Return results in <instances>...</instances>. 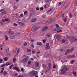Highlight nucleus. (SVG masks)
Returning a JSON list of instances; mask_svg holds the SVG:
<instances>
[{"mask_svg": "<svg viewBox=\"0 0 77 77\" xmlns=\"http://www.w3.org/2000/svg\"><path fill=\"white\" fill-rule=\"evenodd\" d=\"M31 62L30 61H28V64H30V63H31Z\"/></svg>", "mask_w": 77, "mask_h": 77, "instance_id": "nucleus-48", "label": "nucleus"}, {"mask_svg": "<svg viewBox=\"0 0 77 77\" xmlns=\"http://www.w3.org/2000/svg\"><path fill=\"white\" fill-rule=\"evenodd\" d=\"M3 11H4L3 9H2L0 11L3 12Z\"/></svg>", "mask_w": 77, "mask_h": 77, "instance_id": "nucleus-61", "label": "nucleus"}, {"mask_svg": "<svg viewBox=\"0 0 77 77\" xmlns=\"http://www.w3.org/2000/svg\"><path fill=\"white\" fill-rule=\"evenodd\" d=\"M29 74L31 77H32L34 75L36 76V75H38V72L36 71L33 70L29 72Z\"/></svg>", "mask_w": 77, "mask_h": 77, "instance_id": "nucleus-1", "label": "nucleus"}, {"mask_svg": "<svg viewBox=\"0 0 77 77\" xmlns=\"http://www.w3.org/2000/svg\"><path fill=\"white\" fill-rule=\"evenodd\" d=\"M48 29V27L47 26H45V27L42 29V31H45V30H47Z\"/></svg>", "mask_w": 77, "mask_h": 77, "instance_id": "nucleus-10", "label": "nucleus"}, {"mask_svg": "<svg viewBox=\"0 0 77 77\" xmlns=\"http://www.w3.org/2000/svg\"><path fill=\"white\" fill-rule=\"evenodd\" d=\"M54 8H51L48 11V12H51H51L54 11Z\"/></svg>", "mask_w": 77, "mask_h": 77, "instance_id": "nucleus-6", "label": "nucleus"}, {"mask_svg": "<svg viewBox=\"0 0 77 77\" xmlns=\"http://www.w3.org/2000/svg\"><path fill=\"white\" fill-rule=\"evenodd\" d=\"M6 14V11H5L4 12H2V13H1V15H3V14Z\"/></svg>", "mask_w": 77, "mask_h": 77, "instance_id": "nucleus-21", "label": "nucleus"}, {"mask_svg": "<svg viewBox=\"0 0 77 77\" xmlns=\"http://www.w3.org/2000/svg\"><path fill=\"white\" fill-rule=\"evenodd\" d=\"M75 56L74 55H70L69 56V57H74Z\"/></svg>", "mask_w": 77, "mask_h": 77, "instance_id": "nucleus-28", "label": "nucleus"}, {"mask_svg": "<svg viewBox=\"0 0 77 77\" xmlns=\"http://www.w3.org/2000/svg\"><path fill=\"white\" fill-rule=\"evenodd\" d=\"M64 22H66V18H64Z\"/></svg>", "mask_w": 77, "mask_h": 77, "instance_id": "nucleus-41", "label": "nucleus"}, {"mask_svg": "<svg viewBox=\"0 0 77 77\" xmlns=\"http://www.w3.org/2000/svg\"><path fill=\"white\" fill-rule=\"evenodd\" d=\"M69 17L70 18H71L72 17V14H70Z\"/></svg>", "mask_w": 77, "mask_h": 77, "instance_id": "nucleus-55", "label": "nucleus"}, {"mask_svg": "<svg viewBox=\"0 0 77 77\" xmlns=\"http://www.w3.org/2000/svg\"><path fill=\"white\" fill-rule=\"evenodd\" d=\"M17 23V24H19V23H20V22H19L18 21H17L16 22Z\"/></svg>", "mask_w": 77, "mask_h": 77, "instance_id": "nucleus-59", "label": "nucleus"}, {"mask_svg": "<svg viewBox=\"0 0 77 77\" xmlns=\"http://www.w3.org/2000/svg\"><path fill=\"white\" fill-rule=\"evenodd\" d=\"M23 16H24V15L23 14H21L20 15V16H19V18H21V17H23Z\"/></svg>", "mask_w": 77, "mask_h": 77, "instance_id": "nucleus-26", "label": "nucleus"}, {"mask_svg": "<svg viewBox=\"0 0 77 77\" xmlns=\"http://www.w3.org/2000/svg\"><path fill=\"white\" fill-rule=\"evenodd\" d=\"M26 45H27V43L25 42L24 44V46H26Z\"/></svg>", "mask_w": 77, "mask_h": 77, "instance_id": "nucleus-53", "label": "nucleus"}, {"mask_svg": "<svg viewBox=\"0 0 77 77\" xmlns=\"http://www.w3.org/2000/svg\"><path fill=\"white\" fill-rule=\"evenodd\" d=\"M51 23V20H49L46 21L45 24H50Z\"/></svg>", "mask_w": 77, "mask_h": 77, "instance_id": "nucleus-3", "label": "nucleus"}, {"mask_svg": "<svg viewBox=\"0 0 77 77\" xmlns=\"http://www.w3.org/2000/svg\"><path fill=\"white\" fill-rule=\"evenodd\" d=\"M45 41H46V40L45 39H44L43 41V43H45Z\"/></svg>", "mask_w": 77, "mask_h": 77, "instance_id": "nucleus-52", "label": "nucleus"}, {"mask_svg": "<svg viewBox=\"0 0 77 77\" xmlns=\"http://www.w3.org/2000/svg\"><path fill=\"white\" fill-rule=\"evenodd\" d=\"M42 17L43 18H45V17H46V15L43 14L42 15Z\"/></svg>", "mask_w": 77, "mask_h": 77, "instance_id": "nucleus-27", "label": "nucleus"}, {"mask_svg": "<svg viewBox=\"0 0 77 77\" xmlns=\"http://www.w3.org/2000/svg\"><path fill=\"white\" fill-rule=\"evenodd\" d=\"M18 77H23V76H21V75H19Z\"/></svg>", "mask_w": 77, "mask_h": 77, "instance_id": "nucleus-62", "label": "nucleus"}, {"mask_svg": "<svg viewBox=\"0 0 77 77\" xmlns=\"http://www.w3.org/2000/svg\"><path fill=\"white\" fill-rule=\"evenodd\" d=\"M4 60H5V61H7V60H8V58H7V57H5V58H4Z\"/></svg>", "mask_w": 77, "mask_h": 77, "instance_id": "nucleus-36", "label": "nucleus"}, {"mask_svg": "<svg viewBox=\"0 0 77 77\" xmlns=\"http://www.w3.org/2000/svg\"><path fill=\"white\" fill-rule=\"evenodd\" d=\"M11 32V29H10L9 30L8 33H10Z\"/></svg>", "mask_w": 77, "mask_h": 77, "instance_id": "nucleus-37", "label": "nucleus"}, {"mask_svg": "<svg viewBox=\"0 0 77 77\" xmlns=\"http://www.w3.org/2000/svg\"><path fill=\"white\" fill-rule=\"evenodd\" d=\"M56 67V65L54 64V66H53V68H55Z\"/></svg>", "mask_w": 77, "mask_h": 77, "instance_id": "nucleus-38", "label": "nucleus"}, {"mask_svg": "<svg viewBox=\"0 0 77 77\" xmlns=\"http://www.w3.org/2000/svg\"><path fill=\"white\" fill-rule=\"evenodd\" d=\"M46 47L45 48L46 50H48L50 49V46L49 43H47L46 44Z\"/></svg>", "mask_w": 77, "mask_h": 77, "instance_id": "nucleus-4", "label": "nucleus"}, {"mask_svg": "<svg viewBox=\"0 0 77 77\" xmlns=\"http://www.w3.org/2000/svg\"><path fill=\"white\" fill-rule=\"evenodd\" d=\"M27 52H28V53H29L30 52H31V51H32L31 50H30L29 49H27Z\"/></svg>", "mask_w": 77, "mask_h": 77, "instance_id": "nucleus-25", "label": "nucleus"}, {"mask_svg": "<svg viewBox=\"0 0 77 77\" xmlns=\"http://www.w3.org/2000/svg\"><path fill=\"white\" fill-rule=\"evenodd\" d=\"M5 52L7 54H8V53H9V48L8 47H7L5 49Z\"/></svg>", "mask_w": 77, "mask_h": 77, "instance_id": "nucleus-7", "label": "nucleus"}, {"mask_svg": "<svg viewBox=\"0 0 77 77\" xmlns=\"http://www.w3.org/2000/svg\"><path fill=\"white\" fill-rule=\"evenodd\" d=\"M6 36L5 40H7L8 39V37L6 36Z\"/></svg>", "mask_w": 77, "mask_h": 77, "instance_id": "nucleus-47", "label": "nucleus"}, {"mask_svg": "<svg viewBox=\"0 0 77 77\" xmlns=\"http://www.w3.org/2000/svg\"><path fill=\"white\" fill-rule=\"evenodd\" d=\"M32 53L33 54L35 53V51H32Z\"/></svg>", "mask_w": 77, "mask_h": 77, "instance_id": "nucleus-60", "label": "nucleus"}, {"mask_svg": "<svg viewBox=\"0 0 77 77\" xmlns=\"http://www.w3.org/2000/svg\"><path fill=\"white\" fill-rule=\"evenodd\" d=\"M27 61V58H24L23 60V63H25Z\"/></svg>", "mask_w": 77, "mask_h": 77, "instance_id": "nucleus-12", "label": "nucleus"}, {"mask_svg": "<svg viewBox=\"0 0 77 77\" xmlns=\"http://www.w3.org/2000/svg\"><path fill=\"white\" fill-rule=\"evenodd\" d=\"M13 66V64H12L9 67L10 69H12V67Z\"/></svg>", "mask_w": 77, "mask_h": 77, "instance_id": "nucleus-32", "label": "nucleus"}, {"mask_svg": "<svg viewBox=\"0 0 77 77\" xmlns=\"http://www.w3.org/2000/svg\"><path fill=\"white\" fill-rule=\"evenodd\" d=\"M32 47L33 48H34V45H32Z\"/></svg>", "mask_w": 77, "mask_h": 77, "instance_id": "nucleus-64", "label": "nucleus"}, {"mask_svg": "<svg viewBox=\"0 0 77 77\" xmlns=\"http://www.w3.org/2000/svg\"><path fill=\"white\" fill-rule=\"evenodd\" d=\"M57 30H58V28H56L54 29V31H57Z\"/></svg>", "mask_w": 77, "mask_h": 77, "instance_id": "nucleus-31", "label": "nucleus"}, {"mask_svg": "<svg viewBox=\"0 0 77 77\" xmlns=\"http://www.w3.org/2000/svg\"><path fill=\"white\" fill-rule=\"evenodd\" d=\"M9 37L11 39H14L15 38V35H10Z\"/></svg>", "mask_w": 77, "mask_h": 77, "instance_id": "nucleus-8", "label": "nucleus"}, {"mask_svg": "<svg viewBox=\"0 0 77 77\" xmlns=\"http://www.w3.org/2000/svg\"><path fill=\"white\" fill-rule=\"evenodd\" d=\"M56 27H59V25L57 24L56 25Z\"/></svg>", "mask_w": 77, "mask_h": 77, "instance_id": "nucleus-45", "label": "nucleus"}, {"mask_svg": "<svg viewBox=\"0 0 77 77\" xmlns=\"http://www.w3.org/2000/svg\"><path fill=\"white\" fill-rule=\"evenodd\" d=\"M64 17V14H62L61 15V17Z\"/></svg>", "mask_w": 77, "mask_h": 77, "instance_id": "nucleus-56", "label": "nucleus"}, {"mask_svg": "<svg viewBox=\"0 0 77 77\" xmlns=\"http://www.w3.org/2000/svg\"><path fill=\"white\" fill-rule=\"evenodd\" d=\"M21 71H24V69H23V68H21Z\"/></svg>", "mask_w": 77, "mask_h": 77, "instance_id": "nucleus-46", "label": "nucleus"}, {"mask_svg": "<svg viewBox=\"0 0 77 77\" xmlns=\"http://www.w3.org/2000/svg\"><path fill=\"white\" fill-rule=\"evenodd\" d=\"M15 75H18V73H15Z\"/></svg>", "mask_w": 77, "mask_h": 77, "instance_id": "nucleus-58", "label": "nucleus"}, {"mask_svg": "<svg viewBox=\"0 0 77 77\" xmlns=\"http://www.w3.org/2000/svg\"><path fill=\"white\" fill-rule=\"evenodd\" d=\"M62 42H63L64 43L65 42V40L64 39H63L62 40Z\"/></svg>", "mask_w": 77, "mask_h": 77, "instance_id": "nucleus-42", "label": "nucleus"}, {"mask_svg": "<svg viewBox=\"0 0 77 77\" xmlns=\"http://www.w3.org/2000/svg\"><path fill=\"white\" fill-rule=\"evenodd\" d=\"M48 66H49V70H50L51 69V68H52V66L51 65V63H48Z\"/></svg>", "mask_w": 77, "mask_h": 77, "instance_id": "nucleus-5", "label": "nucleus"}, {"mask_svg": "<svg viewBox=\"0 0 77 77\" xmlns=\"http://www.w3.org/2000/svg\"><path fill=\"white\" fill-rule=\"evenodd\" d=\"M16 60H17L16 58H15L14 57L13 58V62L14 63H15V61H16Z\"/></svg>", "mask_w": 77, "mask_h": 77, "instance_id": "nucleus-23", "label": "nucleus"}, {"mask_svg": "<svg viewBox=\"0 0 77 77\" xmlns=\"http://www.w3.org/2000/svg\"><path fill=\"white\" fill-rule=\"evenodd\" d=\"M69 52H70V49L67 50L65 53V55H67V54L69 53Z\"/></svg>", "mask_w": 77, "mask_h": 77, "instance_id": "nucleus-9", "label": "nucleus"}, {"mask_svg": "<svg viewBox=\"0 0 77 77\" xmlns=\"http://www.w3.org/2000/svg\"><path fill=\"white\" fill-rule=\"evenodd\" d=\"M14 26H18V24L17 23H14Z\"/></svg>", "mask_w": 77, "mask_h": 77, "instance_id": "nucleus-40", "label": "nucleus"}, {"mask_svg": "<svg viewBox=\"0 0 77 77\" xmlns=\"http://www.w3.org/2000/svg\"><path fill=\"white\" fill-rule=\"evenodd\" d=\"M19 24L20 26H23V25H24V23L22 22H19Z\"/></svg>", "mask_w": 77, "mask_h": 77, "instance_id": "nucleus-20", "label": "nucleus"}, {"mask_svg": "<svg viewBox=\"0 0 77 77\" xmlns=\"http://www.w3.org/2000/svg\"><path fill=\"white\" fill-rule=\"evenodd\" d=\"M73 74L74 75H76V74H77V73H76V72L74 71L73 72Z\"/></svg>", "mask_w": 77, "mask_h": 77, "instance_id": "nucleus-29", "label": "nucleus"}, {"mask_svg": "<svg viewBox=\"0 0 77 77\" xmlns=\"http://www.w3.org/2000/svg\"><path fill=\"white\" fill-rule=\"evenodd\" d=\"M36 21V19L35 18H33L31 20L32 22H35Z\"/></svg>", "mask_w": 77, "mask_h": 77, "instance_id": "nucleus-11", "label": "nucleus"}, {"mask_svg": "<svg viewBox=\"0 0 77 77\" xmlns=\"http://www.w3.org/2000/svg\"><path fill=\"white\" fill-rule=\"evenodd\" d=\"M31 31H33V30H36V29H35V27L33 26L32 28L31 29Z\"/></svg>", "mask_w": 77, "mask_h": 77, "instance_id": "nucleus-17", "label": "nucleus"}, {"mask_svg": "<svg viewBox=\"0 0 77 77\" xmlns=\"http://www.w3.org/2000/svg\"><path fill=\"white\" fill-rule=\"evenodd\" d=\"M27 11H25L24 12V14L25 15H26V14H27Z\"/></svg>", "mask_w": 77, "mask_h": 77, "instance_id": "nucleus-51", "label": "nucleus"}, {"mask_svg": "<svg viewBox=\"0 0 77 77\" xmlns=\"http://www.w3.org/2000/svg\"><path fill=\"white\" fill-rule=\"evenodd\" d=\"M66 37L67 39H69V37L68 35H66Z\"/></svg>", "mask_w": 77, "mask_h": 77, "instance_id": "nucleus-43", "label": "nucleus"}, {"mask_svg": "<svg viewBox=\"0 0 77 77\" xmlns=\"http://www.w3.org/2000/svg\"><path fill=\"white\" fill-rule=\"evenodd\" d=\"M42 43H41V42H38L37 43V45H39L40 46L42 45Z\"/></svg>", "mask_w": 77, "mask_h": 77, "instance_id": "nucleus-14", "label": "nucleus"}, {"mask_svg": "<svg viewBox=\"0 0 77 77\" xmlns=\"http://www.w3.org/2000/svg\"><path fill=\"white\" fill-rule=\"evenodd\" d=\"M62 32V30H60L57 31V33H59L60 32Z\"/></svg>", "mask_w": 77, "mask_h": 77, "instance_id": "nucleus-33", "label": "nucleus"}, {"mask_svg": "<svg viewBox=\"0 0 77 77\" xmlns=\"http://www.w3.org/2000/svg\"><path fill=\"white\" fill-rule=\"evenodd\" d=\"M14 69H16L18 71H20V69H19L18 68V67H17L15 66L14 67Z\"/></svg>", "mask_w": 77, "mask_h": 77, "instance_id": "nucleus-18", "label": "nucleus"}, {"mask_svg": "<svg viewBox=\"0 0 77 77\" xmlns=\"http://www.w3.org/2000/svg\"><path fill=\"white\" fill-rule=\"evenodd\" d=\"M40 10H43V7H41L40 8Z\"/></svg>", "mask_w": 77, "mask_h": 77, "instance_id": "nucleus-63", "label": "nucleus"}, {"mask_svg": "<svg viewBox=\"0 0 77 77\" xmlns=\"http://www.w3.org/2000/svg\"><path fill=\"white\" fill-rule=\"evenodd\" d=\"M62 4V3L61 2H59V6H60V5H61V4Z\"/></svg>", "mask_w": 77, "mask_h": 77, "instance_id": "nucleus-54", "label": "nucleus"}, {"mask_svg": "<svg viewBox=\"0 0 77 77\" xmlns=\"http://www.w3.org/2000/svg\"><path fill=\"white\" fill-rule=\"evenodd\" d=\"M36 9L37 11H38V10H39V8L38 7H37L36 8Z\"/></svg>", "mask_w": 77, "mask_h": 77, "instance_id": "nucleus-49", "label": "nucleus"}, {"mask_svg": "<svg viewBox=\"0 0 77 77\" xmlns=\"http://www.w3.org/2000/svg\"><path fill=\"white\" fill-rule=\"evenodd\" d=\"M3 74L4 75H7V72L6 71L3 72Z\"/></svg>", "mask_w": 77, "mask_h": 77, "instance_id": "nucleus-22", "label": "nucleus"}, {"mask_svg": "<svg viewBox=\"0 0 77 77\" xmlns=\"http://www.w3.org/2000/svg\"><path fill=\"white\" fill-rule=\"evenodd\" d=\"M44 8H45V9H46V8H48V5H44Z\"/></svg>", "mask_w": 77, "mask_h": 77, "instance_id": "nucleus-19", "label": "nucleus"}, {"mask_svg": "<svg viewBox=\"0 0 77 77\" xmlns=\"http://www.w3.org/2000/svg\"><path fill=\"white\" fill-rule=\"evenodd\" d=\"M35 66L36 67H38L39 66V63L37 61L35 62Z\"/></svg>", "mask_w": 77, "mask_h": 77, "instance_id": "nucleus-13", "label": "nucleus"}, {"mask_svg": "<svg viewBox=\"0 0 77 77\" xmlns=\"http://www.w3.org/2000/svg\"><path fill=\"white\" fill-rule=\"evenodd\" d=\"M6 64L2 65L1 66L2 67H3V66H5Z\"/></svg>", "mask_w": 77, "mask_h": 77, "instance_id": "nucleus-50", "label": "nucleus"}, {"mask_svg": "<svg viewBox=\"0 0 77 77\" xmlns=\"http://www.w3.org/2000/svg\"><path fill=\"white\" fill-rule=\"evenodd\" d=\"M49 1H51V0H46V1L47 2H49Z\"/></svg>", "mask_w": 77, "mask_h": 77, "instance_id": "nucleus-57", "label": "nucleus"}, {"mask_svg": "<svg viewBox=\"0 0 77 77\" xmlns=\"http://www.w3.org/2000/svg\"><path fill=\"white\" fill-rule=\"evenodd\" d=\"M3 60L2 59H0V63H2V61H3Z\"/></svg>", "mask_w": 77, "mask_h": 77, "instance_id": "nucleus-30", "label": "nucleus"}, {"mask_svg": "<svg viewBox=\"0 0 77 77\" xmlns=\"http://www.w3.org/2000/svg\"><path fill=\"white\" fill-rule=\"evenodd\" d=\"M74 50V48H71V50H70V52H71H71H72V51H73V50Z\"/></svg>", "mask_w": 77, "mask_h": 77, "instance_id": "nucleus-24", "label": "nucleus"}, {"mask_svg": "<svg viewBox=\"0 0 77 77\" xmlns=\"http://www.w3.org/2000/svg\"><path fill=\"white\" fill-rule=\"evenodd\" d=\"M32 12H33V13H35V9H32Z\"/></svg>", "mask_w": 77, "mask_h": 77, "instance_id": "nucleus-39", "label": "nucleus"}, {"mask_svg": "<svg viewBox=\"0 0 77 77\" xmlns=\"http://www.w3.org/2000/svg\"><path fill=\"white\" fill-rule=\"evenodd\" d=\"M10 64H11V63H8L6 65V66H8V65H9Z\"/></svg>", "mask_w": 77, "mask_h": 77, "instance_id": "nucleus-34", "label": "nucleus"}, {"mask_svg": "<svg viewBox=\"0 0 77 77\" xmlns=\"http://www.w3.org/2000/svg\"><path fill=\"white\" fill-rule=\"evenodd\" d=\"M71 39L70 38V40H72V41L74 42H75V41H74V39H75V37H72V36L71 37Z\"/></svg>", "mask_w": 77, "mask_h": 77, "instance_id": "nucleus-15", "label": "nucleus"}, {"mask_svg": "<svg viewBox=\"0 0 77 77\" xmlns=\"http://www.w3.org/2000/svg\"><path fill=\"white\" fill-rule=\"evenodd\" d=\"M20 49L19 48H18L17 49V53H19V52H20Z\"/></svg>", "mask_w": 77, "mask_h": 77, "instance_id": "nucleus-35", "label": "nucleus"}, {"mask_svg": "<svg viewBox=\"0 0 77 77\" xmlns=\"http://www.w3.org/2000/svg\"><path fill=\"white\" fill-rule=\"evenodd\" d=\"M68 69L66 66H64V67L62 69L61 72L62 74H64V73L66 72Z\"/></svg>", "mask_w": 77, "mask_h": 77, "instance_id": "nucleus-2", "label": "nucleus"}, {"mask_svg": "<svg viewBox=\"0 0 77 77\" xmlns=\"http://www.w3.org/2000/svg\"><path fill=\"white\" fill-rule=\"evenodd\" d=\"M5 21H8L9 20V19H5Z\"/></svg>", "mask_w": 77, "mask_h": 77, "instance_id": "nucleus-44", "label": "nucleus"}, {"mask_svg": "<svg viewBox=\"0 0 77 77\" xmlns=\"http://www.w3.org/2000/svg\"><path fill=\"white\" fill-rule=\"evenodd\" d=\"M51 36V34H50L49 33L47 35V37L48 38H50Z\"/></svg>", "mask_w": 77, "mask_h": 77, "instance_id": "nucleus-16", "label": "nucleus"}]
</instances>
